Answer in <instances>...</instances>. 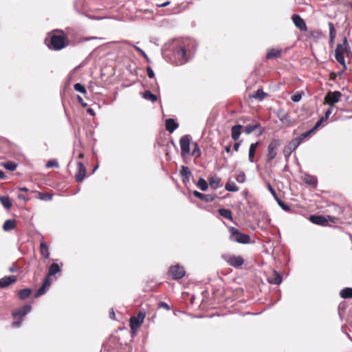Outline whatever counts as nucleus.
<instances>
[{"mask_svg":"<svg viewBox=\"0 0 352 352\" xmlns=\"http://www.w3.org/2000/svg\"><path fill=\"white\" fill-rule=\"evenodd\" d=\"M251 96L253 98H255L259 101H261L265 97L267 96V94L266 93H265L262 89H258Z\"/></svg>","mask_w":352,"mask_h":352,"instance_id":"bb28decb","label":"nucleus"},{"mask_svg":"<svg viewBox=\"0 0 352 352\" xmlns=\"http://www.w3.org/2000/svg\"><path fill=\"white\" fill-rule=\"evenodd\" d=\"M329 38L330 41L333 42L335 39L336 35V31L335 30L334 25L332 23H329Z\"/></svg>","mask_w":352,"mask_h":352,"instance_id":"72a5a7b5","label":"nucleus"},{"mask_svg":"<svg viewBox=\"0 0 352 352\" xmlns=\"http://www.w3.org/2000/svg\"><path fill=\"white\" fill-rule=\"evenodd\" d=\"M60 271V267L57 263L52 264L48 269V276H52L55 275L56 273Z\"/></svg>","mask_w":352,"mask_h":352,"instance_id":"c85d7f7f","label":"nucleus"},{"mask_svg":"<svg viewBox=\"0 0 352 352\" xmlns=\"http://www.w3.org/2000/svg\"><path fill=\"white\" fill-rule=\"evenodd\" d=\"M195 197L206 202H211L214 200L217 196L214 194H203L197 190L193 191Z\"/></svg>","mask_w":352,"mask_h":352,"instance_id":"4468645a","label":"nucleus"},{"mask_svg":"<svg viewBox=\"0 0 352 352\" xmlns=\"http://www.w3.org/2000/svg\"><path fill=\"white\" fill-rule=\"evenodd\" d=\"M45 43L49 48L60 50L67 45L66 36L63 32L54 31L46 38Z\"/></svg>","mask_w":352,"mask_h":352,"instance_id":"f257e3e1","label":"nucleus"},{"mask_svg":"<svg viewBox=\"0 0 352 352\" xmlns=\"http://www.w3.org/2000/svg\"><path fill=\"white\" fill-rule=\"evenodd\" d=\"M169 273L173 279H180L185 276V270L184 267L179 265L171 266L169 268Z\"/></svg>","mask_w":352,"mask_h":352,"instance_id":"6e6552de","label":"nucleus"},{"mask_svg":"<svg viewBox=\"0 0 352 352\" xmlns=\"http://www.w3.org/2000/svg\"><path fill=\"white\" fill-rule=\"evenodd\" d=\"M40 251L41 255L45 258H48L50 257V252L47 247V243L45 241H42L40 244Z\"/></svg>","mask_w":352,"mask_h":352,"instance_id":"b1692460","label":"nucleus"},{"mask_svg":"<svg viewBox=\"0 0 352 352\" xmlns=\"http://www.w3.org/2000/svg\"><path fill=\"white\" fill-rule=\"evenodd\" d=\"M277 201L278 204L281 207L283 210L285 211L289 210V206L285 204L283 201L278 199L277 197V199H275Z\"/></svg>","mask_w":352,"mask_h":352,"instance_id":"c03bdc74","label":"nucleus"},{"mask_svg":"<svg viewBox=\"0 0 352 352\" xmlns=\"http://www.w3.org/2000/svg\"><path fill=\"white\" fill-rule=\"evenodd\" d=\"M161 305H162V307H163L166 308V309H168V310L169 309V307H168V305L166 303H165V302H162V303H161Z\"/></svg>","mask_w":352,"mask_h":352,"instance_id":"338daca9","label":"nucleus"},{"mask_svg":"<svg viewBox=\"0 0 352 352\" xmlns=\"http://www.w3.org/2000/svg\"><path fill=\"white\" fill-rule=\"evenodd\" d=\"M258 129H261L259 134H261L263 133V130L261 129V124H259L258 123H256L253 125L246 126L244 129V131L246 134L249 135L251 133H252L254 131H255Z\"/></svg>","mask_w":352,"mask_h":352,"instance_id":"4be33fe9","label":"nucleus"},{"mask_svg":"<svg viewBox=\"0 0 352 352\" xmlns=\"http://www.w3.org/2000/svg\"><path fill=\"white\" fill-rule=\"evenodd\" d=\"M4 167L11 171L14 170L16 168V164L12 162H8L3 164Z\"/></svg>","mask_w":352,"mask_h":352,"instance_id":"ea45409f","label":"nucleus"},{"mask_svg":"<svg viewBox=\"0 0 352 352\" xmlns=\"http://www.w3.org/2000/svg\"><path fill=\"white\" fill-rule=\"evenodd\" d=\"M281 52H282L281 50L270 49L267 52L266 58L267 59H271L273 58H278L280 56Z\"/></svg>","mask_w":352,"mask_h":352,"instance_id":"393cba45","label":"nucleus"},{"mask_svg":"<svg viewBox=\"0 0 352 352\" xmlns=\"http://www.w3.org/2000/svg\"><path fill=\"white\" fill-rule=\"evenodd\" d=\"M310 221L317 225H325L327 223L326 219L322 216L311 215Z\"/></svg>","mask_w":352,"mask_h":352,"instance_id":"412c9836","label":"nucleus"},{"mask_svg":"<svg viewBox=\"0 0 352 352\" xmlns=\"http://www.w3.org/2000/svg\"><path fill=\"white\" fill-rule=\"evenodd\" d=\"M170 4V1H166L161 4H157V6L158 7H166Z\"/></svg>","mask_w":352,"mask_h":352,"instance_id":"bf43d9fd","label":"nucleus"},{"mask_svg":"<svg viewBox=\"0 0 352 352\" xmlns=\"http://www.w3.org/2000/svg\"><path fill=\"white\" fill-rule=\"evenodd\" d=\"M194 145V148L192 150V154L193 155H196L197 157H199L201 155V151H200V149H199V145L197 144V143L195 142L193 144Z\"/></svg>","mask_w":352,"mask_h":352,"instance_id":"a18cd8bd","label":"nucleus"},{"mask_svg":"<svg viewBox=\"0 0 352 352\" xmlns=\"http://www.w3.org/2000/svg\"><path fill=\"white\" fill-rule=\"evenodd\" d=\"M221 179L218 177L214 176L211 177L209 179V184L211 187L214 188H217L219 186Z\"/></svg>","mask_w":352,"mask_h":352,"instance_id":"f704fd0d","label":"nucleus"},{"mask_svg":"<svg viewBox=\"0 0 352 352\" xmlns=\"http://www.w3.org/2000/svg\"><path fill=\"white\" fill-rule=\"evenodd\" d=\"M219 213L221 217H223L227 219L232 220V212L228 209H225V208L219 209Z\"/></svg>","mask_w":352,"mask_h":352,"instance_id":"2f4dec72","label":"nucleus"},{"mask_svg":"<svg viewBox=\"0 0 352 352\" xmlns=\"http://www.w3.org/2000/svg\"><path fill=\"white\" fill-rule=\"evenodd\" d=\"M31 293H32V291L30 289H28V288L23 289L19 292V297L21 300H24L26 298L29 297L30 295L31 294Z\"/></svg>","mask_w":352,"mask_h":352,"instance_id":"7c9ffc66","label":"nucleus"},{"mask_svg":"<svg viewBox=\"0 0 352 352\" xmlns=\"http://www.w3.org/2000/svg\"><path fill=\"white\" fill-rule=\"evenodd\" d=\"M18 198H19V199L23 200V201H28V200L29 199L26 196H25L24 195L21 194V193H19V194L18 195Z\"/></svg>","mask_w":352,"mask_h":352,"instance_id":"4d7b16f0","label":"nucleus"},{"mask_svg":"<svg viewBox=\"0 0 352 352\" xmlns=\"http://www.w3.org/2000/svg\"><path fill=\"white\" fill-rule=\"evenodd\" d=\"M258 144H259V142H257L256 143L251 144L250 146L248 157H249V161L250 162H254L255 151H256V149L257 146H258Z\"/></svg>","mask_w":352,"mask_h":352,"instance_id":"5701e85b","label":"nucleus"},{"mask_svg":"<svg viewBox=\"0 0 352 352\" xmlns=\"http://www.w3.org/2000/svg\"><path fill=\"white\" fill-rule=\"evenodd\" d=\"M15 228V221L13 219H8L5 221L3 226L4 231L8 232L13 230Z\"/></svg>","mask_w":352,"mask_h":352,"instance_id":"a878e982","label":"nucleus"},{"mask_svg":"<svg viewBox=\"0 0 352 352\" xmlns=\"http://www.w3.org/2000/svg\"><path fill=\"white\" fill-rule=\"evenodd\" d=\"M351 53V50L348 43L347 38H344L343 43L338 44L336 50H335V57L336 60L342 65L343 69L342 72H343L346 69V63L344 60V54L349 56Z\"/></svg>","mask_w":352,"mask_h":352,"instance_id":"f03ea898","label":"nucleus"},{"mask_svg":"<svg viewBox=\"0 0 352 352\" xmlns=\"http://www.w3.org/2000/svg\"><path fill=\"white\" fill-rule=\"evenodd\" d=\"M50 276H48V275H47L45 280H44V283L43 284V286H44L45 287L47 288L48 287H50V284H51V282H50Z\"/></svg>","mask_w":352,"mask_h":352,"instance_id":"6e6d98bb","label":"nucleus"},{"mask_svg":"<svg viewBox=\"0 0 352 352\" xmlns=\"http://www.w3.org/2000/svg\"><path fill=\"white\" fill-rule=\"evenodd\" d=\"M0 202L3 206V207L7 210L10 209L12 206V201L9 197L8 196H1Z\"/></svg>","mask_w":352,"mask_h":352,"instance_id":"cd10ccee","label":"nucleus"},{"mask_svg":"<svg viewBox=\"0 0 352 352\" xmlns=\"http://www.w3.org/2000/svg\"><path fill=\"white\" fill-rule=\"evenodd\" d=\"M240 145H241V142H236V143L234 144V150L235 151H239V148Z\"/></svg>","mask_w":352,"mask_h":352,"instance_id":"13d9d810","label":"nucleus"},{"mask_svg":"<svg viewBox=\"0 0 352 352\" xmlns=\"http://www.w3.org/2000/svg\"><path fill=\"white\" fill-rule=\"evenodd\" d=\"M85 176H86V168L82 162H78L77 163V171L75 175V178L77 182H81L83 181Z\"/></svg>","mask_w":352,"mask_h":352,"instance_id":"9b49d317","label":"nucleus"},{"mask_svg":"<svg viewBox=\"0 0 352 352\" xmlns=\"http://www.w3.org/2000/svg\"><path fill=\"white\" fill-rule=\"evenodd\" d=\"M133 47L135 48V50L138 52L142 56H144V58H145L146 59H148V56L146 55V54L145 53V52L144 50H142V49H140V47L134 45Z\"/></svg>","mask_w":352,"mask_h":352,"instance_id":"3c124183","label":"nucleus"},{"mask_svg":"<svg viewBox=\"0 0 352 352\" xmlns=\"http://www.w3.org/2000/svg\"><path fill=\"white\" fill-rule=\"evenodd\" d=\"M302 96L300 94L297 93L292 96V100L294 102H298L301 100Z\"/></svg>","mask_w":352,"mask_h":352,"instance_id":"09e8293b","label":"nucleus"},{"mask_svg":"<svg viewBox=\"0 0 352 352\" xmlns=\"http://www.w3.org/2000/svg\"><path fill=\"white\" fill-rule=\"evenodd\" d=\"M314 131V129H310L308 131L305 132V133H302L299 137L295 138L296 140H298L299 141V144H301V142L303 141L304 139L307 138V137H309V135H311V133H313Z\"/></svg>","mask_w":352,"mask_h":352,"instance_id":"c9c22d12","label":"nucleus"},{"mask_svg":"<svg viewBox=\"0 0 352 352\" xmlns=\"http://www.w3.org/2000/svg\"><path fill=\"white\" fill-rule=\"evenodd\" d=\"M236 180L239 183H243L245 180V174L244 172H239L236 177Z\"/></svg>","mask_w":352,"mask_h":352,"instance_id":"79ce46f5","label":"nucleus"},{"mask_svg":"<svg viewBox=\"0 0 352 352\" xmlns=\"http://www.w3.org/2000/svg\"><path fill=\"white\" fill-rule=\"evenodd\" d=\"M325 120L323 119V118H321L315 124V126L311 129H314V131H315L316 129H317L321 124L324 122Z\"/></svg>","mask_w":352,"mask_h":352,"instance_id":"5fc2aeb1","label":"nucleus"},{"mask_svg":"<svg viewBox=\"0 0 352 352\" xmlns=\"http://www.w3.org/2000/svg\"><path fill=\"white\" fill-rule=\"evenodd\" d=\"M303 181L305 184L309 185H315L317 179L314 176L305 175L303 177Z\"/></svg>","mask_w":352,"mask_h":352,"instance_id":"473e14b6","label":"nucleus"},{"mask_svg":"<svg viewBox=\"0 0 352 352\" xmlns=\"http://www.w3.org/2000/svg\"><path fill=\"white\" fill-rule=\"evenodd\" d=\"M180 174L182 177V180L184 182H186L190 180V177L191 176V172L187 166H181Z\"/></svg>","mask_w":352,"mask_h":352,"instance_id":"aec40b11","label":"nucleus"},{"mask_svg":"<svg viewBox=\"0 0 352 352\" xmlns=\"http://www.w3.org/2000/svg\"><path fill=\"white\" fill-rule=\"evenodd\" d=\"M21 322H22V320H21L20 321H17V322H13L12 325L14 327H19L21 325Z\"/></svg>","mask_w":352,"mask_h":352,"instance_id":"680f3d73","label":"nucleus"},{"mask_svg":"<svg viewBox=\"0 0 352 352\" xmlns=\"http://www.w3.org/2000/svg\"><path fill=\"white\" fill-rule=\"evenodd\" d=\"M190 138L189 135H184L179 140L181 148V154L182 156L189 154L190 153Z\"/></svg>","mask_w":352,"mask_h":352,"instance_id":"1a4fd4ad","label":"nucleus"},{"mask_svg":"<svg viewBox=\"0 0 352 352\" xmlns=\"http://www.w3.org/2000/svg\"><path fill=\"white\" fill-rule=\"evenodd\" d=\"M145 314L140 312L137 316H133L130 318V327L133 333H135L136 331L141 326L144 321Z\"/></svg>","mask_w":352,"mask_h":352,"instance_id":"39448f33","label":"nucleus"},{"mask_svg":"<svg viewBox=\"0 0 352 352\" xmlns=\"http://www.w3.org/2000/svg\"><path fill=\"white\" fill-rule=\"evenodd\" d=\"M45 291H46V287H45L44 286H41L36 292L34 296L35 298H38L41 296H42L43 294H44L45 293Z\"/></svg>","mask_w":352,"mask_h":352,"instance_id":"49530a36","label":"nucleus"},{"mask_svg":"<svg viewBox=\"0 0 352 352\" xmlns=\"http://www.w3.org/2000/svg\"><path fill=\"white\" fill-rule=\"evenodd\" d=\"M143 98L152 102H155L157 100V96L153 94L150 91H146L143 95Z\"/></svg>","mask_w":352,"mask_h":352,"instance_id":"4c0bfd02","label":"nucleus"},{"mask_svg":"<svg viewBox=\"0 0 352 352\" xmlns=\"http://www.w3.org/2000/svg\"><path fill=\"white\" fill-rule=\"evenodd\" d=\"M228 263L234 267H239L244 263V259L241 256H230L227 259Z\"/></svg>","mask_w":352,"mask_h":352,"instance_id":"f8f14e48","label":"nucleus"},{"mask_svg":"<svg viewBox=\"0 0 352 352\" xmlns=\"http://www.w3.org/2000/svg\"><path fill=\"white\" fill-rule=\"evenodd\" d=\"M340 296L343 298H352V288L346 287L340 292Z\"/></svg>","mask_w":352,"mask_h":352,"instance_id":"c756f323","label":"nucleus"},{"mask_svg":"<svg viewBox=\"0 0 352 352\" xmlns=\"http://www.w3.org/2000/svg\"><path fill=\"white\" fill-rule=\"evenodd\" d=\"M342 96V93L338 91H329L324 97V102L331 107L337 103Z\"/></svg>","mask_w":352,"mask_h":352,"instance_id":"423d86ee","label":"nucleus"},{"mask_svg":"<svg viewBox=\"0 0 352 352\" xmlns=\"http://www.w3.org/2000/svg\"><path fill=\"white\" fill-rule=\"evenodd\" d=\"M280 146V142L278 140H272L267 146V153L266 155L267 161L269 162L273 160L276 155V150Z\"/></svg>","mask_w":352,"mask_h":352,"instance_id":"20e7f679","label":"nucleus"},{"mask_svg":"<svg viewBox=\"0 0 352 352\" xmlns=\"http://www.w3.org/2000/svg\"><path fill=\"white\" fill-rule=\"evenodd\" d=\"M229 230L230 233V239L231 241L243 244H247L250 242V236L240 232L236 228L230 227Z\"/></svg>","mask_w":352,"mask_h":352,"instance_id":"7ed1b4c3","label":"nucleus"},{"mask_svg":"<svg viewBox=\"0 0 352 352\" xmlns=\"http://www.w3.org/2000/svg\"><path fill=\"white\" fill-rule=\"evenodd\" d=\"M225 151L228 153H231V146H227L225 148Z\"/></svg>","mask_w":352,"mask_h":352,"instance_id":"e2e57ef3","label":"nucleus"},{"mask_svg":"<svg viewBox=\"0 0 352 352\" xmlns=\"http://www.w3.org/2000/svg\"><path fill=\"white\" fill-rule=\"evenodd\" d=\"M267 188L275 199H277V195L274 189L272 188L270 183L267 184Z\"/></svg>","mask_w":352,"mask_h":352,"instance_id":"603ef678","label":"nucleus"},{"mask_svg":"<svg viewBox=\"0 0 352 352\" xmlns=\"http://www.w3.org/2000/svg\"><path fill=\"white\" fill-rule=\"evenodd\" d=\"M225 188L230 192H236L239 190L238 186L234 182H228L226 184Z\"/></svg>","mask_w":352,"mask_h":352,"instance_id":"58836bf2","label":"nucleus"},{"mask_svg":"<svg viewBox=\"0 0 352 352\" xmlns=\"http://www.w3.org/2000/svg\"><path fill=\"white\" fill-rule=\"evenodd\" d=\"M267 281L270 284L280 285L282 282V277L277 272L273 271L272 274L267 277Z\"/></svg>","mask_w":352,"mask_h":352,"instance_id":"f3484780","label":"nucleus"},{"mask_svg":"<svg viewBox=\"0 0 352 352\" xmlns=\"http://www.w3.org/2000/svg\"><path fill=\"white\" fill-rule=\"evenodd\" d=\"M243 128V126L241 124H236L232 127L231 136L234 141L237 140L239 138L241 134V129Z\"/></svg>","mask_w":352,"mask_h":352,"instance_id":"a211bd4d","label":"nucleus"},{"mask_svg":"<svg viewBox=\"0 0 352 352\" xmlns=\"http://www.w3.org/2000/svg\"><path fill=\"white\" fill-rule=\"evenodd\" d=\"M332 110H333V107H331L330 108H329L325 113H324V116H323V119L326 121L329 117L330 116V115L332 113Z\"/></svg>","mask_w":352,"mask_h":352,"instance_id":"8fccbe9b","label":"nucleus"},{"mask_svg":"<svg viewBox=\"0 0 352 352\" xmlns=\"http://www.w3.org/2000/svg\"><path fill=\"white\" fill-rule=\"evenodd\" d=\"M89 18L91 19H94V20H100V19H104L105 17L89 16Z\"/></svg>","mask_w":352,"mask_h":352,"instance_id":"69168bd1","label":"nucleus"},{"mask_svg":"<svg viewBox=\"0 0 352 352\" xmlns=\"http://www.w3.org/2000/svg\"><path fill=\"white\" fill-rule=\"evenodd\" d=\"M74 89L78 91V92H80L81 94H85L86 93V89L85 87L80 83H76L74 85Z\"/></svg>","mask_w":352,"mask_h":352,"instance_id":"a19ab883","label":"nucleus"},{"mask_svg":"<svg viewBox=\"0 0 352 352\" xmlns=\"http://www.w3.org/2000/svg\"><path fill=\"white\" fill-rule=\"evenodd\" d=\"M32 309V307L30 305H25V306L21 307L20 309L16 310L12 313L14 317H19L23 318L29 312H30Z\"/></svg>","mask_w":352,"mask_h":352,"instance_id":"2eb2a0df","label":"nucleus"},{"mask_svg":"<svg viewBox=\"0 0 352 352\" xmlns=\"http://www.w3.org/2000/svg\"><path fill=\"white\" fill-rule=\"evenodd\" d=\"M46 167L47 168H52V167L57 168V167H58V164L56 160H50L47 162V163L46 164Z\"/></svg>","mask_w":352,"mask_h":352,"instance_id":"de8ad7c7","label":"nucleus"},{"mask_svg":"<svg viewBox=\"0 0 352 352\" xmlns=\"http://www.w3.org/2000/svg\"><path fill=\"white\" fill-rule=\"evenodd\" d=\"M5 177H6L5 173L2 170H0V179H3Z\"/></svg>","mask_w":352,"mask_h":352,"instance_id":"774afa93","label":"nucleus"},{"mask_svg":"<svg viewBox=\"0 0 352 352\" xmlns=\"http://www.w3.org/2000/svg\"><path fill=\"white\" fill-rule=\"evenodd\" d=\"M78 100L82 104V105L83 107H86L87 106V104L83 102L82 99L81 97L78 96Z\"/></svg>","mask_w":352,"mask_h":352,"instance_id":"0e129e2a","label":"nucleus"},{"mask_svg":"<svg viewBox=\"0 0 352 352\" xmlns=\"http://www.w3.org/2000/svg\"><path fill=\"white\" fill-rule=\"evenodd\" d=\"M292 21L296 25L301 31L307 30V25L304 20L298 14H293Z\"/></svg>","mask_w":352,"mask_h":352,"instance_id":"ddd939ff","label":"nucleus"},{"mask_svg":"<svg viewBox=\"0 0 352 352\" xmlns=\"http://www.w3.org/2000/svg\"><path fill=\"white\" fill-rule=\"evenodd\" d=\"M299 145V141L293 139L286 146H285L283 149V154L287 160Z\"/></svg>","mask_w":352,"mask_h":352,"instance_id":"9d476101","label":"nucleus"},{"mask_svg":"<svg viewBox=\"0 0 352 352\" xmlns=\"http://www.w3.org/2000/svg\"><path fill=\"white\" fill-rule=\"evenodd\" d=\"M39 198L43 201H50L52 199V195L48 193H39Z\"/></svg>","mask_w":352,"mask_h":352,"instance_id":"37998d69","label":"nucleus"},{"mask_svg":"<svg viewBox=\"0 0 352 352\" xmlns=\"http://www.w3.org/2000/svg\"><path fill=\"white\" fill-rule=\"evenodd\" d=\"M179 125L175 120L172 118L166 120V129L170 133L178 128Z\"/></svg>","mask_w":352,"mask_h":352,"instance_id":"6ab92c4d","label":"nucleus"},{"mask_svg":"<svg viewBox=\"0 0 352 352\" xmlns=\"http://www.w3.org/2000/svg\"><path fill=\"white\" fill-rule=\"evenodd\" d=\"M188 50V48L186 46H181L179 49L177 50L175 53V56L177 59V64L182 65L187 62L186 56Z\"/></svg>","mask_w":352,"mask_h":352,"instance_id":"0eeeda50","label":"nucleus"},{"mask_svg":"<svg viewBox=\"0 0 352 352\" xmlns=\"http://www.w3.org/2000/svg\"><path fill=\"white\" fill-rule=\"evenodd\" d=\"M16 280L15 276H5L0 279V287L5 288L14 283Z\"/></svg>","mask_w":352,"mask_h":352,"instance_id":"dca6fc26","label":"nucleus"},{"mask_svg":"<svg viewBox=\"0 0 352 352\" xmlns=\"http://www.w3.org/2000/svg\"><path fill=\"white\" fill-rule=\"evenodd\" d=\"M147 75L150 78H153L155 76V74L153 70L151 69V67H148L146 68Z\"/></svg>","mask_w":352,"mask_h":352,"instance_id":"864d4df0","label":"nucleus"},{"mask_svg":"<svg viewBox=\"0 0 352 352\" xmlns=\"http://www.w3.org/2000/svg\"><path fill=\"white\" fill-rule=\"evenodd\" d=\"M197 186L203 191L208 189V185L207 182L203 178H199L197 182Z\"/></svg>","mask_w":352,"mask_h":352,"instance_id":"e433bc0d","label":"nucleus"},{"mask_svg":"<svg viewBox=\"0 0 352 352\" xmlns=\"http://www.w3.org/2000/svg\"><path fill=\"white\" fill-rule=\"evenodd\" d=\"M87 112L89 114H90L91 116H94L95 115L94 111L92 109H91V108L87 109Z\"/></svg>","mask_w":352,"mask_h":352,"instance_id":"052dcab7","label":"nucleus"}]
</instances>
